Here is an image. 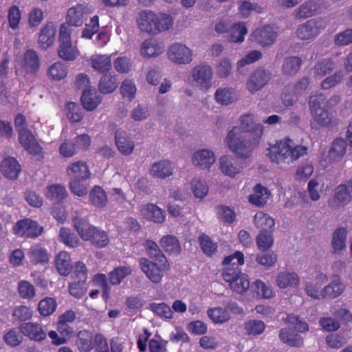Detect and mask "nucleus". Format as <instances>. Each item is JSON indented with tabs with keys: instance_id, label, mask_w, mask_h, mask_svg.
<instances>
[{
	"instance_id": "f257e3e1",
	"label": "nucleus",
	"mask_w": 352,
	"mask_h": 352,
	"mask_svg": "<svg viewBox=\"0 0 352 352\" xmlns=\"http://www.w3.org/2000/svg\"><path fill=\"white\" fill-rule=\"evenodd\" d=\"M240 126H234L226 137V142L231 151L241 158H248L258 146L263 135V126L254 125V116L245 114L240 118Z\"/></svg>"
},
{
	"instance_id": "f03ea898",
	"label": "nucleus",
	"mask_w": 352,
	"mask_h": 352,
	"mask_svg": "<svg viewBox=\"0 0 352 352\" xmlns=\"http://www.w3.org/2000/svg\"><path fill=\"white\" fill-rule=\"evenodd\" d=\"M308 148L301 144H296L293 140L288 137L276 141L270 145L267 155L272 162H293L307 153Z\"/></svg>"
},
{
	"instance_id": "7ed1b4c3",
	"label": "nucleus",
	"mask_w": 352,
	"mask_h": 352,
	"mask_svg": "<svg viewBox=\"0 0 352 352\" xmlns=\"http://www.w3.org/2000/svg\"><path fill=\"white\" fill-rule=\"evenodd\" d=\"M173 23V17L164 13L155 14L151 10H142L137 17L138 28L150 34H157L169 30Z\"/></svg>"
},
{
	"instance_id": "20e7f679",
	"label": "nucleus",
	"mask_w": 352,
	"mask_h": 352,
	"mask_svg": "<svg viewBox=\"0 0 352 352\" xmlns=\"http://www.w3.org/2000/svg\"><path fill=\"white\" fill-rule=\"evenodd\" d=\"M73 223L76 232L82 240L89 241L98 248H105L109 244V238L107 232L91 225L86 217L76 216Z\"/></svg>"
},
{
	"instance_id": "39448f33",
	"label": "nucleus",
	"mask_w": 352,
	"mask_h": 352,
	"mask_svg": "<svg viewBox=\"0 0 352 352\" xmlns=\"http://www.w3.org/2000/svg\"><path fill=\"white\" fill-rule=\"evenodd\" d=\"M223 280L228 283L229 287L237 294H243L250 286L248 276L242 273L234 263L230 267H226L222 272Z\"/></svg>"
},
{
	"instance_id": "423d86ee",
	"label": "nucleus",
	"mask_w": 352,
	"mask_h": 352,
	"mask_svg": "<svg viewBox=\"0 0 352 352\" xmlns=\"http://www.w3.org/2000/svg\"><path fill=\"white\" fill-rule=\"evenodd\" d=\"M309 103L311 113L318 124L325 126L336 124L326 108L327 101L324 95L318 94L310 96Z\"/></svg>"
},
{
	"instance_id": "0eeeda50",
	"label": "nucleus",
	"mask_w": 352,
	"mask_h": 352,
	"mask_svg": "<svg viewBox=\"0 0 352 352\" xmlns=\"http://www.w3.org/2000/svg\"><path fill=\"white\" fill-rule=\"evenodd\" d=\"M58 56L66 61L74 60L79 56L76 46H74L71 40V30L65 23L61 24L58 35Z\"/></svg>"
},
{
	"instance_id": "6e6552de",
	"label": "nucleus",
	"mask_w": 352,
	"mask_h": 352,
	"mask_svg": "<svg viewBox=\"0 0 352 352\" xmlns=\"http://www.w3.org/2000/svg\"><path fill=\"white\" fill-rule=\"evenodd\" d=\"M140 267L146 277L154 283H160L164 274L170 270L168 260H166L165 262L158 263L155 261H151L146 258L140 259Z\"/></svg>"
},
{
	"instance_id": "1a4fd4ad",
	"label": "nucleus",
	"mask_w": 352,
	"mask_h": 352,
	"mask_svg": "<svg viewBox=\"0 0 352 352\" xmlns=\"http://www.w3.org/2000/svg\"><path fill=\"white\" fill-rule=\"evenodd\" d=\"M14 234L28 239H35L43 232V227L30 219L19 220L12 227Z\"/></svg>"
},
{
	"instance_id": "9d476101",
	"label": "nucleus",
	"mask_w": 352,
	"mask_h": 352,
	"mask_svg": "<svg viewBox=\"0 0 352 352\" xmlns=\"http://www.w3.org/2000/svg\"><path fill=\"white\" fill-rule=\"evenodd\" d=\"M326 27L322 19H314L300 25L296 30V35L301 40H310L316 37Z\"/></svg>"
},
{
	"instance_id": "9b49d317",
	"label": "nucleus",
	"mask_w": 352,
	"mask_h": 352,
	"mask_svg": "<svg viewBox=\"0 0 352 352\" xmlns=\"http://www.w3.org/2000/svg\"><path fill=\"white\" fill-rule=\"evenodd\" d=\"M277 32L270 25H266L256 28L250 35L251 40L256 42L261 47H267L272 45L277 37Z\"/></svg>"
},
{
	"instance_id": "f8f14e48",
	"label": "nucleus",
	"mask_w": 352,
	"mask_h": 352,
	"mask_svg": "<svg viewBox=\"0 0 352 352\" xmlns=\"http://www.w3.org/2000/svg\"><path fill=\"white\" fill-rule=\"evenodd\" d=\"M91 10L87 4L78 3L70 8L67 12L66 22L68 25L80 27L82 25Z\"/></svg>"
},
{
	"instance_id": "ddd939ff",
	"label": "nucleus",
	"mask_w": 352,
	"mask_h": 352,
	"mask_svg": "<svg viewBox=\"0 0 352 352\" xmlns=\"http://www.w3.org/2000/svg\"><path fill=\"white\" fill-rule=\"evenodd\" d=\"M167 54L169 59L177 64H188L192 60V51L181 43L173 44Z\"/></svg>"
},
{
	"instance_id": "4468645a",
	"label": "nucleus",
	"mask_w": 352,
	"mask_h": 352,
	"mask_svg": "<svg viewBox=\"0 0 352 352\" xmlns=\"http://www.w3.org/2000/svg\"><path fill=\"white\" fill-rule=\"evenodd\" d=\"M271 74L263 68H258L249 77L247 89L251 93L261 90L270 80Z\"/></svg>"
},
{
	"instance_id": "2eb2a0df",
	"label": "nucleus",
	"mask_w": 352,
	"mask_h": 352,
	"mask_svg": "<svg viewBox=\"0 0 352 352\" xmlns=\"http://www.w3.org/2000/svg\"><path fill=\"white\" fill-rule=\"evenodd\" d=\"M18 134L20 144L29 154L34 156L42 154L43 148L29 129H22Z\"/></svg>"
},
{
	"instance_id": "dca6fc26",
	"label": "nucleus",
	"mask_w": 352,
	"mask_h": 352,
	"mask_svg": "<svg viewBox=\"0 0 352 352\" xmlns=\"http://www.w3.org/2000/svg\"><path fill=\"white\" fill-rule=\"evenodd\" d=\"M219 168L225 175L234 177L243 170V164L239 159L230 155H223L219 159Z\"/></svg>"
},
{
	"instance_id": "f3484780",
	"label": "nucleus",
	"mask_w": 352,
	"mask_h": 352,
	"mask_svg": "<svg viewBox=\"0 0 352 352\" xmlns=\"http://www.w3.org/2000/svg\"><path fill=\"white\" fill-rule=\"evenodd\" d=\"M19 329L23 336L35 342H42L47 337L43 327L38 322H23L19 326Z\"/></svg>"
},
{
	"instance_id": "a211bd4d",
	"label": "nucleus",
	"mask_w": 352,
	"mask_h": 352,
	"mask_svg": "<svg viewBox=\"0 0 352 352\" xmlns=\"http://www.w3.org/2000/svg\"><path fill=\"white\" fill-rule=\"evenodd\" d=\"M192 76L203 89L207 90L210 87L212 70L209 65L202 64L195 67L192 70Z\"/></svg>"
},
{
	"instance_id": "6ab92c4d",
	"label": "nucleus",
	"mask_w": 352,
	"mask_h": 352,
	"mask_svg": "<svg viewBox=\"0 0 352 352\" xmlns=\"http://www.w3.org/2000/svg\"><path fill=\"white\" fill-rule=\"evenodd\" d=\"M352 198L350 188L346 184H340L336 188L333 199L329 201L331 208L344 207L349 204Z\"/></svg>"
},
{
	"instance_id": "aec40b11",
	"label": "nucleus",
	"mask_w": 352,
	"mask_h": 352,
	"mask_svg": "<svg viewBox=\"0 0 352 352\" xmlns=\"http://www.w3.org/2000/svg\"><path fill=\"white\" fill-rule=\"evenodd\" d=\"M0 168L2 174L10 179H16L21 170V165L13 157L5 158L1 162Z\"/></svg>"
},
{
	"instance_id": "412c9836",
	"label": "nucleus",
	"mask_w": 352,
	"mask_h": 352,
	"mask_svg": "<svg viewBox=\"0 0 352 352\" xmlns=\"http://www.w3.org/2000/svg\"><path fill=\"white\" fill-rule=\"evenodd\" d=\"M214 162L215 155L214 152L208 149L198 151L192 156L194 165L203 170H208Z\"/></svg>"
},
{
	"instance_id": "4be33fe9",
	"label": "nucleus",
	"mask_w": 352,
	"mask_h": 352,
	"mask_svg": "<svg viewBox=\"0 0 352 352\" xmlns=\"http://www.w3.org/2000/svg\"><path fill=\"white\" fill-rule=\"evenodd\" d=\"M56 28L52 22L47 23L41 29L38 38V43L41 48L48 49L52 45L56 35Z\"/></svg>"
},
{
	"instance_id": "5701e85b",
	"label": "nucleus",
	"mask_w": 352,
	"mask_h": 352,
	"mask_svg": "<svg viewBox=\"0 0 352 352\" xmlns=\"http://www.w3.org/2000/svg\"><path fill=\"white\" fill-rule=\"evenodd\" d=\"M141 214L151 221L161 223L165 221V212L154 204H147L141 208Z\"/></svg>"
},
{
	"instance_id": "b1692460",
	"label": "nucleus",
	"mask_w": 352,
	"mask_h": 352,
	"mask_svg": "<svg viewBox=\"0 0 352 352\" xmlns=\"http://www.w3.org/2000/svg\"><path fill=\"white\" fill-rule=\"evenodd\" d=\"M75 344L80 352H90L94 346V336L87 330H81L76 336Z\"/></svg>"
},
{
	"instance_id": "393cba45",
	"label": "nucleus",
	"mask_w": 352,
	"mask_h": 352,
	"mask_svg": "<svg viewBox=\"0 0 352 352\" xmlns=\"http://www.w3.org/2000/svg\"><path fill=\"white\" fill-rule=\"evenodd\" d=\"M67 173L71 179H87L90 177V171L86 162L78 161L72 163L67 168Z\"/></svg>"
},
{
	"instance_id": "a878e982",
	"label": "nucleus",
	"mask_w": 352,
	"mask_h": 352,
	"mask_svg": "<svg viewBox=\"0 0 352 352\" xmlns=\"http://www.w3.org/2000/svg\"><path fill=\"white\" fill-rule=\"evenodd\" d=\"M116 144L119 151L125 155L132 153L134 149L133 142L128 137L124 131L118 129L115 134Z\"/></svg>"
},
{
	"instance_id": "bb28decb",
	"label": "nucleus",
	"mask_w": 352,
	"mask_h": 352,
	"mask_svg": "<svg viewBox=\"0 0 352 352\" xmlns=\"http://www.w3.org/2000/svg\"><path fill=\"white\" fill-rule=\"evenodd\" d=\"M23 67L26 73L30 74H34L39 69L40 60L35 50L29 49L24 53Z\"/></svg>"
},
{
	"instance_id": "cd10ccee",
	"label": "nucleus",
	"mask_w": 352,
	"mask_h": 352,
	"mask_svg": "<svg viewBox=\"0 0 352 352\" xmlns=\"http://www.w3.org/2000/svg\"><path fill=\"white\" fill-rule=\"evenodd\" d=\"M82 105L87 111H93L98 107L101 102V98L96 95L94 89H85L80 97Z\"/></svg>"
},
{
	"instance_id": "c85d7f7f",
	"label": "nucleus",
	"mask_w": 352,
	"mask_h": 352,
	"mask_svg": "<svg viewBox=\"0 0 352 352\" xmlns=\"http://www.w3.org/2000/svg\"><path fill=\"white\" fill-rule=\"evenodd\" d=\"M270 195L267 188L258 184L254 186L253 193L250 195L249 201L254 206L262 207L267 202Z\"/></svg>"
},
{
	"instance_id": "c756f323",
	"label": "nucleus",
	"mask_w": 352,
	"mask_h": 352,
	"mask_svg": "<svg viewBox=\"0 0 352 352\" xmlns=\"http://www.w3.org/2000/svg\"><path fill=\"white\" fill-rule=\"evenodd\" d=\"M173 171V163L165 160L154 163L151 168L150 173L153 177L164 179L172 175Z\"/></svg>"
},
{
	"instance_id": "7c9ffc66",
	"label": "nucleus",
	"mask_w": 352,
	"mask_h": 352,
	"mask_svg": "<svg viewBox=\"0 0 352 352\" xmlns=\"http://www.w3.org/2000/svg\"><path fill=\"white\" fill-rule=\"evenodd\" d=\"M28 255L30 262L34 265L45 264L50 260L47 250L38 245L31 247L28 250Z\"/></svg>"
},
{
	"instance_id": "2f4dec72",
	"label": "nucleus",
	"mask_w": 352,
	"mask_h": 352,
	"mask_svg": "<svg viewBox=\"0 0 352 352\" xmlns=\"http://www.w3.org/2000/svg\"><path fill=\"white\" fill-rule=\"evenodd\" d=\"M279 338L290 346L300 347L303 344L302 336L290 329H282L279 333Z\"/></svg>"
},
{
	"instance_id": "473e14b6",
	"label": "nucleus",
	"mask_w": 352,
	"mask_h": 352,
	"mask_svg": "<svg viewBox=\"0 0 352 352\" xmlns=\"http://www.w3.org/2000/svg\"><path fill=\"white\" fill-rule=\"evenodd\" d=\"M254 221L256 228L261 230V232L271 233L275 226L274 219L262 212L254 215Z\"/></svg>"
},
{
	"instance_id": "72a5a7b5",
	"label": "nucleus",
	"mask_w": 352,
	"mask_h": 352,
	"mask_svg": "<svg viewBox=\"0 0 352 352\" xmlns=\"http://www.w3.org/2000/svg\"><path fill=\"white\" fill-rule=\"evenodd\" d=\"M71 256L65 251L60 252L56 256L55 265L58 272L64 276H68L72 270Z\"/></svg>"
},
{
	"instance_id": "f704fd0d",
	"label": "nucleus",
	"mask_w": 352,
	"mask_h": 352,
	"mask_svg": "<svg viewBox=\"0 0 352 352\" xmlns=\"http://www.w3.org/2000/svg\"><path fill=\"white\" fill-rule=\"evenodd\" d=\"M276 285L280 289L297 287L299 278L295 272H280L276 277Z\"/></svg>"
},
{
	"instance_id": "c9c22d12",
	"label": "nucleus",
	"mask_w": 352,
	"mask_h": 352,
	"mask_svg": "<svg viewBox=\"0 0 352 352\" xmlns=\"http://www.w3.org/2000/svg\"><path fill=\"white\" fill-rule=\"evenodd\" d=\"M163 47L152 39L144 41L141 45L140 54L143 57L151 58L161 54Z\"/></svg>"
},
{
	"instance_id": "e433bc0d",
	"label": "nucleus",
	"mask_w": 352,
	"mask_h": 352,
	"mask_svg": "<svg viewBox=\"0 0 352 352\" xmlns=\"http://www.w3.org/2000/svg\"><path fill=\"white\" fill-rule=\"evenodd\" d=\"M67 73V66L60 61L51 65L47 71L48 78L54 81H58L65 78Z\"/></svg>"
},
{
	"instance_id": "4c0bfd02",
	"label": "nucleus",
	"mask_w": 352,
	"mask_h": 352,
	"mask_svg": "<svg viewBox=\"0 0 352 352\" xmlns=\"http://www.w3.org/2000/svg\"><path fill=\"white\" fill-rule=\"evenodd\" d=\"M247 33L248 29L244 23H234L228 30V41L230 43H242Z\"/></svg>"
},
{
	"instance_id": "58836bf2",
	"label": "nucleus",
	"mask_w": 352,
	"mask_h": 352,
	"mask_svg": "<svg viewBox=\"0 0 352 352\" xmlns=\"http://www.w3.org/2000/svg\"><path fill=\"white\" fill-rule=\"evenodd\" d=\"M346 144L343 138H336L332 143L329 151V160L332 162L340 161L346 153Z\"/></svg>"
},
{
	"instance_id": "ea45409f",
	"label": "nucleus",
	"mask_w": 352,
	"mask_h": 352,
	"mask_svg": "<svg viewBox=\"0 0 352 352\" xmlns=\"http://www.w3.org/2000/svg\"><path fill=\"white\" fill-rule=\"evenodd\" d=\"M148 256L153 261L161 263L167 260L158 245L153 240L146 239L143 244Z\"/></svg>"
},
{
	"instance_id": "a19ab883",
	"label": "nucleus",
	"mask_w": 352,
	"mask_h": 352,
	"mask_svg": "<svg viewBox=\"0 0 352 352\" xmlns=\"http://www.w3.org/2000/svg\"><path fill=\"white\" fill-rule=\"evenodd\" d=\"M160 244L164 250L168 254H178L181 252V246L178 239L173 235H166L162 237Z\"/></svg>"
},
{
	"instance_id": "79ce46f5",
	"label": "nucleus",
	"mask_w": 352,
	"mask_h": 352,
	"mask_svg": "<svg viewBox=\"0 0 352 352\" xmlns=\"http://www.w3.org/2000/svg\"><path fill=\"white\" fill-rule=\"evenodd\" d=\"M89 199L91 204L99 208H104L107 204L106 192L100 186H95L89 193Z\"/></svg>"
},
{
	"instance_id": "37998d69",
	"label": "nucleus",
	"mask_w": 352,
	"mask_h": 352,
	"mask_svg": "<svg viewBox=\"0 0 352 352\" xmlns=\"http://www.w3.org/2000/svg\"><path fill=\"white\" fill-rule=\"evenodd\" d=\"M132 272V268L129 265L116 267L108 274L110 283L114 285H119L126 276L131 275Z\"/></svg>"
},
{
	"instance_id": "c03bdc74",
	"label": "nucleus",
	"mask_w": 352,
	"mask_h": 352,
	"mask_svg": "<svg viewBox=\"0 0 352 352\" xmlns=\"http://www.w3.org/2000/svg\"><path fill=\"white\" fill-rule=\"evenodd\" d=\"M57 306L58 303L55 298L45 297L38 302V311L41 316L47 317L56 311Z\"/></svg>"
},
{
	"instance_id": "a18cd8bd",
	"label": "nucleus",
	"mask_w": 352,
	"mask_h": 352,
	"mask_svg": "<svg viewBox=\"0 0 352 352\" xmlns=\"http://www.w3.org/2000/svg\"><path fill=\"white\" fill-rule=\"evenodd\" d=\"M318 9V5L315 1H309L300 6L296 11L295 16L297 19L309 18L316 14Z\"/></svg>"
},
{
	"instance_id": "49530a36",
	"label": "nucleus",
	"mask_w": 352,
	"mask_h": 352,
	"mask_svg": "<svg viewBox=\"0 0 352 352\" xmlns=\"http://www.w3.org/2000/svg\"><path fill=\"white\" fill-rule=\"evenodd\" d=\"M302 60L297 56L286 57L282 65V72L287 76H294L299 71Z\"/></svg>"
},
{
	"instance_id": "de8ad7c7",
	"label": "nucleus",
	"mask_w": 352,
	"mask_h": 352,
	"mask_svg": "<svg viewBox=\"0 0 352 352\" xmlns=\"http://www.w3.org/2000/svg\"><path fill=\"white\" fill-rule=\"evenodd\" d=\"M198 242L203 252L208 256H212L217 252L218 245L207 234L201 233L198 236Z\"/></svg>"
},
{
	"instance_id": "09e8293b",
	"label": "nucleus",
	"mask_w": 352,
	"mask_h": 352,
	"mask_svg": "<svg viewBox=\"0 0 352 352\" xmlns=\"http://www.w3.org/2000/svg\"><path fill=\"white\" fill-rule=\"evenodd\" d=\"M327 285L322 290V298H335L339 296L344 292V286L340 283L339 277Z\"/></svg>"
},
{
	"instance_id": "8fccbe9b",
	"label": "nucleus",
	"mask_w": 352,
	"mask_h": 352,
	"mask_svg": "<svg viewBox=\"0 0 352 352\" xmlns=\"http://www.w3.org/2000/svg\"><path fill=\"white\" fill-rule=\"evenodd\" d=\"M91 60L92 67L100 73L107 72L111 68V61L109 56L95 55L91 56Z\"/></svg>"
},
{
	"instance_id": "3c124183",
	"label": "nucleus",
	"mask_w": 352,
	"mask_h": 352,
	"mask_svg": "<svg viewBox=\"0 0 352 352\" xmlns=\"http://www.w3.org/2000/svg\"><path fill=\"white\" fill-rule=\"evenodd\" d=\"M207 314L211 320L216 324L224 323L230 319L228 309L222 307L210 308L208 309Z\"/></svg>"
},
{
	"instance_id": "603ef678",
	"label": "nucleus",
	"mask_w": 352,
	"mask_h": 352,
	"mask_svg": "<svg viewBox=\"0 0 352 352\" xmlns=\"http://www.w3.org/2000/svg\"><path fill=\"white\" fill-rule=\"evenodd\" d=\"M65 113L70 122L77 123L83 118V111L80 107L74 102H69L65 105Z\"/></svg>"
},
{
	"instance_id": "864d4df0",
	"label": "nucleus",
	"mask_w": 352,
	"mask_h": 352,
	"mask_svg": "<svg viewBox=\"0 0 352 352\" xmlns=\"http://www.w3.org/2000/svg\"><path fill=\"white\" fill-rule=\"evenodd\" d=\"M3 340L8 346L16 347L22 343L23 337L20 329L12 328L3 335Z\"/></svg>"
},
{
	"instance_id": "5fc2aeb1",
	"label": "nucleus",
	"mask_w": 352,
	"mask_h": 352,
	"mask_svg": "<svg viewBox=\"0 0 352 352\" xmlns=\"http://www.w3.org/2000/svg\"><path fill=\"white\" fill-rule=\"evenodd\" d=\"M347 231L344 228H337L332 237L331 245L334 252L340 251L345 248Z\"/></svg>"
},
{
	"instance_id": "6e6d98bb",
	"label": "nucleus",
	"mask_w": 352,
	"mask_h": 352,
	"mask_svg": "<svg viewBox=\"0 0 352 352\" xmlns=\"http://www.w3.org/2000/svg\"><path fill=\"white\" fill-rule=\"evenodd\" d=\"M118 87V82L111 75L104 74L98 84V89L102 94H107L113 92Z\"/></svg>"
},
{
	"instance_id": "4d7b16f0",
	"label": "nucleus",
	"mask_w": 352,
	"mask_h": 352,
	"mask_svg": "<svg viewBox=\"0 0 352 352\" xmlns=\"http://www.w3.org/2000/svg\"><path fill=\"white\" fill-rule=\"evenodd\" d=\"M67 196V190L63 186L53 184L47 186L46 197L56 201H60Z\"/></svg>"
},
{
	"instance_id": "13d9d810",
	"label": "nucleus",
	"mask_w": 352,
	"mask_h": 352,
	"mask_svg": "<svg viewBox=\"0 0 352 352\" xmlns=\"http://www.w3.org/2000/svg\"><path fill=\"white\" fill-rule=\"evenodd\" d=\"M252 289L263 298L268 299L274 296L273 288L261 280H256L252 285Z\"/></svg>"
},
{
	"instance_id": "bf43d9fd",
	"label": "nucleus",
	"mask_w": 352,
	"mask_h": 352,
	"mask_svg": "<svg viewBox=\"0 0 352 352\" xmlns=\"http://www.w3.org/2000/svg\"><path fill=\"white\" fill-rule=\"evenodd\" d=\"M21 20V11L16 5L11 6L8 10V25L12 30L19 28Z\"/></svg>"
},
{
	"instance_id": "052dcab7",
	"label": "nucleus",
	"mask_w": 352,
	"mask_h": 352,
	"mask_svg": "<svg viewBox=\"0 0 352 352\" xmlns=\"http://www.w3.org/2000/svg\"><path fill=\"white\" fill-rule=\"evenodd\" d=\"M215 99L221 104H231L234 100V90L230 88H219L215 92Z\"/></svg>"
},
{
	"instance_id": "680f3d73",
	"label": "nucleus",
	"mask_w": 352,
	"mask_h": 352,
	"mask_svg": "<svg viewBox=\"0 0 352 352\" xmlns=\"http://www.w3.org/2000/svg\"><path fill=\"white\" fill-rule=\"evenodd\" d=\"M244 329L248 336H256L265 331V324L259 320H250L245 323Z\"/></svg>"
},
{
	"instance_id": "e2e57ef3",
	"label": "nucleus",
	"mask_w": 352,
	"mask_h": 352,
	"mask_svg": "<svg viewBox=\"0 0 352 352\" xmlns=\"http://www.w3.org/2000/svg\"><path fill=\"white\" fill-rule=\"evenodd\" d=\"M335 67V63L331 59H323L318 61L314 66L316 76H324L331 72Z\"/></svg>"
},
{
	"instance_id": "0e129e2a",
	"label": "nucleus",
	"mask_w": 352,
	"mask_h": 352,
	"mask_svg": "<svg viewBox=\"0 0 352 352\" xmlns=\"http://www.w3.org/2000/svg\"><path fill=\"white\" fill-rule=\"evenodd\" d=\"M93 280L102 288V296L105 301L109 298L111 287L107 283V276L104 274L98 273L94 275Z\"/></svg>"
},
{
	"instance_id": "69168bd1",
	"label": "nucleus",
	"mask_w": 352,
	"mask_h": 352,
	"mask_svg": "<svg viewBox=\"0 0 352 352\" xmlns=\"http://www.w3.org/2000/svg\"><path fill=\"white\" fill-rule=\"evenodd\" d=\"M59 237L61 241L68 247L75 248L79 244V240L77 236L67 228H61L60 229Z\"/></svg>"
},
{
	"instance_id": "338daca9",
	"label": "nucleus",
	"mask_w": 352,
	"mask_h": 352,
	"mask_svg": "<svg viewBox=\"0 0 352 352\" xmlns=\"http://www.w3.org/2000/svg\"><path fill=\"white\" fill-rule=\"evenodd\" d=\"M99 30V17L97 15L91 18L89 23L85 25V28L82 32V37L87 39H91L92 36Z\"/></svg>"
},
{
	"instance_id": "774afa93",
	"label": "nucleus",
	"mask_w": 352,
	"mask_h": 352,
	"mask_svg": "<svg viewBox=\"0 0 352 352\" xmlns=\"http://www.w3.org/2000/svg\"><path fill=\"white\" fill-rule=\"evenodd\" d=\"M86 281L75 280L69 285V294L77 298H81L87 292Z\"/></svg>"
}]
</instances>
